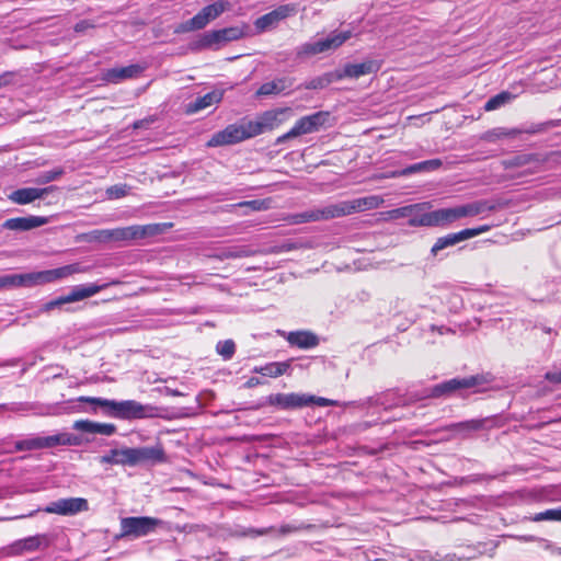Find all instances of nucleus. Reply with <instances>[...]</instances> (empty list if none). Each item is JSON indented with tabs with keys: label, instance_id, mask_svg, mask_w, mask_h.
<instances>
[{
	"label": "nucleus",
	"instance_id": "412c9836",
	"mask_svg": "<svg viewBox=\"0 0 561 561\" xmlns=\"http://www.w3.org/2000/svg\"><path fill=\"white\" fill-rule=\"evenodd\" d=\"M311 400L312 398H307V394L298 393H276L268 397L270 404L284 410L308 407Z\"/></svg>",
	"mask_w": 561,
	"mask_h": 561
},
{
	"label": "nucleus",
	"instance_id": "e433bc0d",
	"mask_svg": "<svg viewBox=\"0 0 561 561\" xmlns=\"http://www.w3.org/2000/svg\"><path fill=\"white\" fill-rule=\"evenodd\" d=\"M288 368V363H270L262 367H255L253 371L267 377H278L284 375Z\"/></svg>",
	"mask_w": 561,
	"mask_h": 561
},
{
	"label": "nucleus",
	"instance_id": "052dcab7",
	"mask_svg": "<svg viewBox=\"0 0 561 561\" xmlns=\"http://www.w3.org/2000/svg\"><path fill=\"white\" fill-rule=\"evenodd\" d=\"M259 383V380L256 378H251L248 382H247V386L248 387H253L255 385Z\"/></svg>",
	"mask_w": 561,
	"mask_h": 561
},
{
	"label": "nucleus",
	"instance_id": "bb28decb",
	"mask_svg": "<svg viewBox=\"0 0 561 561\" xmlns=\"http://www.w3.org/2000/svg\"><path fill=\"white\" fill-rule=\"evenodd\" d=\"M495 206L488 201H474L472 203L455 206L457 220L466 217H474L485 211H493Z\"/></svg>",
	"mask_w": 561,
	"mask_h": 561
},
{
	"label": "nucleus",
	"instance_id": "13d9d810",
	"mask_svg": "<svg viewBox=\"0 0 561 561\" xmlns=\"http://www.w3.org/2000/svg\"><path fill=\"white\" fill-rule=\"evenodd\" d=\"M13 77H14L13 72H4V73L0 75V89L11 84Z\"/></svg>",
	"mask_w": 561,
	"mask_h": 561
},
{
	"label": "nucleus",
	"instance_id": "8fccbe9b",
	"mask_svg": "<svg viewBox=\"0 0 561 561\" xmlns=\"http://www.w3.org/2000/svg\"><path fill=\"white\" fill-rule=\"evenodd\" d=\"M118 449H111L103 456L96 458L101 465H117Z\"/></svg>",
	"mask_w": 561,
	"mask_h": 561
},
{
	"label": "nucleus",
	"instance_id": "393cba45",
	"mask_svg": "<svg viewBox=\"0 0 561 561\" xmlns=\"http://www.w3.org/2000/svg\"><path fill=\"white\" fill-rule=\"evenodd\" d=\"M39 439V448H53L55 446H80L82 444V438L78 435L71 433H58L55 435L38 437Z\"/></svg>",
	"mask_w": 561,
	"mask_h": 561
},
{
	"label": "nucleus",
	"instance_id": "72a5a7b5",
	"mask_svg": "<svg viewBox=\"0 0 561 561\" xmlns=\"http://www.w3.org/2000/svg\"><path fill=\"white\" fill-rule=\"evenodd\" d=\"M257 253H259V251L253 250L247 245H233V247H228V248L224 249L220 252L219 257L220 259H241V257L254 256Z\"/></svg>",
	"mask_w": 561,
	"mask_h": 561
},
{
	"label": "nucleus",
	"instance_id": "f03ea898",
	"mask_svg": "<svg viewBox=\"0 0 561 561\" xmlns=\"http://www.w3.org/2000/svg\"><path fill=\"white\" fill-rule=\"evenodd\" d=\"M78 400L94 405L93 412L96 411V408H101L105 412L119 417H139L144 414V407L133 400L116 402L94 397H80Z\"/></svg>",
	"mask_w": 561,
	"mask_h": 561
},
{
	"label": "nucleus",
	"instance_id": "1a4fd4ad",
	"mask_svg": "<svg viewBox=\"0 0 561 561\" xmlns=\"http://www.w3.org/2000/svg\"><path fill=\"white\" fill-rule=\"evenodd\" d=\"M457 221L455 207L422 211L420 216L409 219L411 227H446Z\"/></svg>",
	"mask_w": 561,
	"mask_h": 561
},
{
	"label": "nucleus",
	"instance_id": "4468645a",
	"mask_svg": "<svg viewBox=\"0 0 561 561\" xmlns=\"http://www.w3.org/2000/svg\"><path fill=\"white\" fill-rule=\"evenodd\" d=\"M298 9L295 3H287L278 5L273 11L260 16L254 22L255 28L260 32H264L271 27L276 26L280 21L295 15Z\"/></svg>",
	"mask_w": 561,
	"mask_h": 561
},
{
	"label": "nucleus",
	"instance_id": "0eeeda50",
	"mask_svg": "<svg viewBox=\"0 0 561 561\" xmlns=\"http://www.w3.org/2000/svg\"><path fill=\"white\" fill-rule=\"evenodd\" d=\"M253 138L250 122L230 124L225 129L214 134L208 140V147H219L238 144L245 139Z\"/></svg>",
	"mask_w": 561,
	"mask_h": 561
},
{
	"label": "nucleus",
	"instance_id": "f704fd0d",
	"mask_svg": "<svg viewBox=\"0 0 561 561\" xmlns=\"http://www.w3.org/2000/svg\"><path fill=\"white\" fill-rule=\"evenodd\" d=\"M125 230H128V234L126 236V241L141 239L147 236H153L158 233L159 226L158 225H147V226H128L124 227Z\"/></svg>",
	"mask_w": 561,
	"mask_h": 561
},
{
	"label": "nucleus",
	"instance_id": "49530a36",
	"mask_svg": "<svg viewBox=\"0 0 561 561\" xmlns=\"http://www.w3.org/2000/svg\"><path fill=\"white\" fill-rule=\"evenodd\" d=\"M301 248H304L302 243H298V242H284V243L279 244V245L273 247L270 250V252L274 253V254H278V253L289 252V251H294V250L301 249Z\"/></svg>",
	"mask_w": 561,
	"mask_h": 561
},
{
	"label": "nucleus",
	"instance_id": "423d86ee",
	"mask_svg": "<svg viewBox=\"0 0 561 561\" xmlns=\"http://www.w3.org/2000/svg\"><path fill=\"white\" fill-rule=\"evenodd\" d=\"M163 522L149 516L124 517L121 519V537L140 538L156 531Z\"/></svg>",
	"mask_w": 561,
	"mask_h": 561
},
{
	"label": "nucleus",
	"instance_id": "5fc2aeb1",
	"mask_svg": "<svg viewBox=\"0 0 561 561\" xmlns=\"http://www.w3.org/2000/svg\"><path fill=\"white\" fill-rule=\"evenodd\" d=\"M308 526H306L307 528ZM305 526H297V525H283L280 526L279 528V533L282 535H287V534H290V533H296V531H299L301 529H304Z\"/></svg>",
	"mask_w": 561,
	"mask_h": 561
},
{
	"label": "nucleus",
	"instance_id": "20e7f679",
	"mask_svg": "<svg viewBox=\"0 0 561 561\" xmlns=\"http://www.w3.org/2000/svg\"><path fill=\"white\" fill-rule=\"evenodd\" d=\"M351 32L332 33L327 38L316 42L304 43L296 48V56L299 59H307L319 54L335 50L342 46L350 37Z\"/></svg>",
	"mask_w": 561,
	"mask_h": 561
},
{
	"label": "nucleus",
	"instance_id": "bf43d9fd",
	"mask_svg": "<svg viewBox=\"0 0 561 561\" xmlns=\"http://www.w3.org/2000/svg\"><path fill=\"white\" fill-rule=\"evenodd\" d=\"M154 121H156V118L153 116H150V117H147V118H144V119L136 121L134 123L133 127L135 129L145 128L149 124L153 123Z\"/></svg>",
	"mask_w": 561,
	"mask_h": 561
},
{
	"label": "nucleus",
	"instance_id": "37998d69",
	"mask_svg": "<svg viewBox=\"0 0 561 561\" xmlns=\"http://www.w3.org/2000/svg\"><path fill=\"white\" fill-rule=\"evenodd\" d=\"M65 173L62 168H57L54 170L42 172L36 182L39 184H46L53 181L58 180Z\"/></svg>",
	"mask_w": 561,
	"mask_h": 561
},
{
	"label": "nucleus",
	"instance_id": "58836bf2",
	"mask_svg": "<svg viewBox=\"0 0 561 561\" xmlns=\"http://www.w3.org/2000/svg\"><path fill=\"white\" fill-rule=\"evenodd\" d=\"M533 522H542V520H551V522H561V506L556 508H550L545 512H540L530 517Z\"/></svg>",
	"mask_w": 561,
	"mask_h": 561
},
{
	"label": "nucleus",
	"instance_id": "b1692460",
	"mask_svg": "<svg viewBox=\"0 0 561 561\" xmlns=\"http://www.w3.org/2000/svg\"><path fill=\"white\" fill-rule=\"evenodd\" d=\"M55 186H48L44 188L36 187H24L13 191L9 195V199L19 205H26L34 202L37 198L44 197L46 194L55 190Z\"/></svg>",
	"mask_w": 561,
	"mask_h": 561
},
{
	"label": "nucleus",
	"instance_id": "5701e85b",
	"mask_svg": "<svg viewBox=\"0 0 561 561\" xmlns=\"http://www.w3.org/2000/svg\"><path fill=\"white\" fill-rule=\"evenodd\" d=\"M48 222L47 217L41 216H28V217H15L7 219L2 224L3 229L12 231H28L38 227H42Z\"/></svg>",
	"mask_w": 561,
	"mask_h": 561
},
{
	"label": "nucleus",
	"instance_id": "7c9ffc66",
	"mask_svg": "<svg viewBox=\"0 0 561 561\" xmlns=\"http://www.w3.org/2000/svg\"><path fill=\"white\" fill-rule=\"evenodd\" d=\"M293 85V81L289 78H277L273 81L263 83L256 91L257 96H267L273 94H279L286 89Z\"/></svg>",
	"mask_w": 561,
	"mask_h": 561
},
{
	"label": "nucleus",
	"instance_id": "6ab92c4d",
	"mask_svg": "<svg viewBox=\"0 0 561 561\" xmlns=\"http://www.w3.org/2000/svg\"><path fill=\"white\" fill-rule=\"evenodd\" d=\"M49 543L50 541L48 536L43 534L16 540L9 547V549L12 554H23L25 552H34L45 549Z\"/></svg>",
	"mask_w": 561,
	"mask_h": 561
},
{
	"label": "nucleus",
	"instance_id": "9d476101",
	"mask_svg": "<svg viewBox=\"0 0 561 561\" xmlns=\"http://www.w3.org/2000/svg\"><path fill=\"white\" fill-rule=\"evenodd\" d=\"M383 198L378 195H370L355 198L352 201H343L333 204L335 218L347 216L354 213L376 209L383 204Z\"/></svg>",
	"mask_w": 561,
	"mask_h": 561
},
{
	"label": "nucleus",
	"instance_id": "39448f33",
	"mask_svg": "<svg viewBox=\"0 0 561 561\" xmlns=\"http://www.w3.org/2000/svg\"><path fill=\"white\" fill-rule=\"evenodd\" d=\"M247 26H230L204 33L194 44L195 49L219 48L221 45L238 41L245 35Z\"/></svg>",
	"mask_w": 561,
	"mask_h": 561
},
{
	"label": "nucleus",
	"instance_id": "4c0bfd02",
	"mask_svg": "<svg viewBox=\"0 0 561 561\" xmlns=\"http://www.w3.org/2000/svg\"><path fill=\"white\" fill-rule=\"evenodd\" d=\"M514 95L507 91H503L486 101L484 110L491 112L500 108L513 100Z\"/></svg>",
	"mask_w": 561,
	"mask_h": 561
},
{
	"label": "nucleus",
	"instance_id": "f257e3e1",
	"mask_svg": "<svg viewBox=\"0 0 561 561\" xmlns=\"http://www.w3.org/2000/svg\"><path fill=\"white\" fill-rule=\"evenodd\" d=\"M89 266H82L79 263L65 265L54 270L32 272L26 274H7L0 276V289H12L18 287H33L53 283L55 280L68 277L72 274L87 273Z\"/></svg>",
	"mask_w": 561,
	"mask_h": 561
},
{
	"label": "nucleus",
	"instance_id": "e2e57ef3",
	"mask_svg": "<svg viewBox=\"0 0 561 561\" xmlns=\"http://www.w3.org/2000/svg\"><path fill=\"white\" fill-rule=\"evenodd\" d=\"M539 130H541V128H534V129H531V130H527V133H537V131H539Z\"/></svg>",
	"mask_w": 561,
	"mask_h": 561
},
{
	"label": "nucleus",
	"instance_id": "c9c22d12",
	"mask_svg": "<svg viewBox=\"0 0 561 561\" xmlns=\"http://www.w3.org/2000/svg\"><path fill=\"white\" fill-rule=\"evenodd\" d=\"M340 80H341V75H339L336 72V70H334V71L325 72L320 77L311 79L309 82L306 83V88L313 89V90L323 89V88L328 87L329 84L340 81Z\"/></svg>",
	"mask_w": 561,
	"mask_h": 561
},
{
	"label": "nucleus",
	"instance_id": "473e14b6",
	"mask_svg": "<svg viewBox=\"0 0 561 561\" xmlns=\"http://www.w3.org/2000/svg\"><path fill=\"white\" fill-rule=\"evenodd\" d=\"M519 134L522 130L517 128L495 127L483 133L480 138L484 141L496 142L503 138H514Z\"/></svg>",
	"mask_w": 561,
	"mask_h": 561
},
{
	"label": "nucleus",
	"instance_id": "ddd939ff",
	"mask_svg": "<svg viewBox=\"0 0 561 561\" xmlns=\"http://www.w3.org/2000/svg\"><path fill=\"white\" fill-rule=\"evenodd\" d=\"M490 230V226L484 225L477 228H467L461 231L449 233L444 237H440L436 240L434 245L431 249V253L433 255H437L439 251L447 249L449 247H454L457 243L477 237L481 233H484Z\"/></svg>",
	"mask_w": 561,
	"mask_h": 561
},
{
	"label": "nucleus",
	"instance_id": "603ef678",
	"mask_svg": "<svg viewBox=\"0 0 561 561\" xmlns=\"http://www.w3.org/2000/svg\"><path fill=\"white\" fill-rule=\"evenodd\" d=\"M530 156H527V154H523V156H517V157H514L513 159H511L510 161L506 162V165L507 167H522V165H525L526 163H528L530 161Z\"/></svg>",
	"mask_w": 561,
	"mask_h": 561
},
{
	"label": "nucleus",
	"instance_id": "c03bdc74",
	"mask_svg": "<svg viewBox=\"0 0 561 561\" xmlns=\"http://www.w3.org/2000/svg\"><path fill=\"white\" fill-rule=\"evenodd\" d=\"M39 439L38 437L28 438L24 440H20L15 443V449L16 450H34V449H41L39 448Z\"/></svg>",
	"mask_w": 561,
	"mask_h": 561
},
{
	"label": "nucleus",
	"instance_id": "de8ad7c7",
	"mask_svg": "<svg viewBox=\"0 0 561 561\" xmlns=\"http://www.w3.org/2000/svg\"><path fill=\"white\" fill-rule=\"evenodd\" d=\"M72 427L77 431L95 434V422L89 420H78L73 423Z\"/></svg>",
	"mask_w": 561,
	"mask_h": 561
},
{
	"label": "nucleus",
	"instance_id": "f8f14e48",
	"mask_svg": "<svg viewBox=\"0 0 561 561\" xmlns=\"http://www.w3.org/2000/svg\"><path fill=\"white\" fill-rule=\"evenodd\" d=\"M162 450L154 447L118 449L117 465L136 466L147 460H161Z\"/></svg>",
	"mask_w": 561,
	"mask_h": 561
},
{
	"label": "nucleus",
	"instance_id": "c85d7f7f",
	"mask_svg": "<svg viewBox=\"0 0 561 561\" xmlns=\"http://www.w3.org/2000/svg\"><path fill=\"white\" fill-rule=\"evenodd\" d=\"M286 340L290 345L299 348H312L319 344L318 336L309 331L289 332Z\"/></svg>",
	"mask_w": 561,
	"mask_h": 561
},
{
	"label": "nucleus",
	"instance_id": "ea45409f",
	"mask_svg": "<svg viewBox=\"0 0 561 561\" xmlns=\"http://www.w3.org/2000/svg\"><path fill=\"white\" fill-rule=\"evenodd\" d=\"M483 426L482 420H469L460 423H455L449 426L450 430L457 432H474L481 430Z\"/></svg>",
	"mask_w": 561,
	"mask_h": 561
},
{
	"label": "nucleus",
	"instance_id": "dca6fc26",
	"mask_svg": "<svg viewBox=\"0 0 561 561\" xmlns=\"http://www.w3.org/2000/svg\"><path fill=\"white\" fill-rule=\"evenodd\" d=\"M88 510V502L81 497L60 499L51 502L45 512L59 515H73Z\"/></svg>",
	"mask_w": 561,
	"mask_h": 561
},
{
	"label": "nucleus",
	"instance_id": "a19ab883",
	"mask_svg": "<svg viewBox=\"0 0 561 561\" xmlns=\"http://www.w3.org/2000/svg\"><path fill=\"white\" fill-rule=\"evenodd\" d=\"M216 351L224 359H230L236 352V344L232 340L220 341L216 345Z\"/></svg>",
	"mask_w": 561,
	"mask_h": 561
},
{
	"label": "nucleus",
	"instance_id": "f3484780",
	"mask_svg": "<svg viewBox=\"0 0 561 561\" xmlns=\"http://www.w3.org/2000/svg\"><path fill=\"white\" fill-rule=\"evenodd\" d=\"M126 236L128 234V230H125L124 227L122 228H115V229H96L89 231L87 233H83L80 236L81 240L85 242H100V243H107V242H118V241H126Z\"/></svg>",
	"mask_w": 561,
	"mask_h": 561
},
{
	"label": "nucleus",
	"instance_id": "680f3d73",
	"mask_svg": "<svg viewBox=\"0 0 561 561\" xmlns=\"http://www.w3.org/2000/svg\"><path fill=\"white\" fill-rule=\"evenodd\" d=\"M170 393L172 396H182V393L180 391H178V390H170Z\"/></svg>",
	"mask_w": 561,
	"mask_h": 561
},
{
	"label": "nucleus",
	"instance_id": "09e8293b",
	"mask_svg": "<svg viewBox=\"0 0 561 561\" xmlns=\"http://www.w3.org/2000/svg\"><path fill=\"white\" fill-rule=\"evenodd\" d=\"M239 207H249L254 211L265 210L268 207L266 201L253 199L248 202H241L238 204Z\"/></svg>",
	"mask_w": 561,
	"mask_h": 561
},
{
	"label": "nucleus",
	"instance_id": "aec40b11",
	"mask_svg": "<svg viewBox=\"0 0 561 561\" xmlns=\"http://www.w3.org/2000/svg\"><path fill=\"white\" fill-rule=\"evenodd\" d=\"M335 218V214L333 210V204L309 209L302 213L291 215L288 220L290 224L298 225L310 221H320V220H329Z\"/></svg>",
	"mask_w": 561,
	"mask_h": 561
},
{
	"label": "nucleus",
	"instance_id": "79ce46f5",
	"mask_svg": "<svg viewBox=\"0 0 561 561\" xmlns=\"http://www.w3.org/2000/svg\"><path fill=\"white\" fill-rule=\"evenodd\" d=\"M130 186L127 184H115L106 188V195L111 199H118L128 195Z\"/></svg>",
	"mask_w": 561,
	"mask_h": 561
},
{
	"label": "nucleus",
	"instance_id": "2f4dec72",
	"mask_svg": "<svg viewBox=\"0 0 561 561\" xmlns=\"http://www.w3.org/2000/svg\"><path fill=\"white\" fill-rule=\"evenodd\" d=\"M430 207H431V204L428 202H424V203L408 205V206L392 209V210L388 211V215L392 219L405 218V217H410V219H411L414 216H420V214H422V211L428 209Z\"/></svg>",
	"mask_w": 561,
	"mask_h": 561
},
{
	"label": "nucleus",
	"instance_id": "9b49d317",
	"mask_svg": "<svg viewBox=\"0 0 561 561\" xmlns=\"http://www.w3.org/2000/svg\"><path fill=\"white\" fill-rule=\"evenodd\" d=\"M289 113L288 107L274 108L265 111L255 121H249L253 137L277 128L286 121V115Z\"/></svg>",
	"mask_w": 561,
	"mask_h": 561
},
{
	"label": "nucleus",
	"instance_id": "a878e982",
	"mask_svg": "<svg viewBox=\"0 0 561 561\" xmlns=\"http://www.w3.org/2000/svg\"><path fill=\"white\" fill-rule=\"evenodd\" d=\"M144 70L140 65H129L121 68H112L105 71L103 79L110 83H118L125 79L138 77Z\"/></svg>",
	"mask_w": 561,
	"mask_h": 561
},
{
	"label": "nucleus",
	"instance_id": "4d7b16f0",
	"mask_svg": "<svg viewBox=\"0 0 561 561\" xmlns=\"http://www.w3.org/2000/svg\"><path fill=\"white\" fill-rule=\"evenodd\" d=\"M92 27H93V24H92L90 21H88V20H82V21L78 22V23L75 25L73 30H75L77 33H82V32H84V31H87V30H89V28H92Z\"/></svg>",
	"mask_w": 561,
	"mask_h": 561
},
{
	"label": "nucleus",
	"instance_id": "4be33fe9",
	"mask_svg": "<svg viewBox=\"0 0 561 561\" xmlns=\"http://www.w3.org/2000/svg\"><path fill=\"white\" fill-rule=\"evenodd\" d=\"M231 4L227 0H218L211 4L204 7L197 14L194 15L201 30H203L209 22L216 20L224 12L230 10Z\"/></svg>",
	"mask_w": 561,
	"mask_h": 561
},
{
	"label": "nucleus",
	"instance_id": "a211bd4d",
	"mask_svg": "<svg viewBox=\"0 0 561 561\" xmlns=\"http://www.w3.org/2000/svg\"><path fill=\"white\" fill-rule=\"evenodd\" d=\"M381 68V62L375 59H368L360 64H347L342 70H336L344 78L358 79L359 77L376 73Z\"/></svg>",
	"mask_w": 561,
	"mask_h": 561
},
{
	"label": "nucleus",
	"instance_id": "6e6d98bb",
	"mask_svg": "<svg viewBox=\"0 0 561 561\" xmlns=\"http://www.w3.org/2000/svg\"><path fill=\"white\" fill-rule=\"evenodd\" d=\"M545 379L552 383H561V369L558 371L546 373Z\"/></svg>",
	"mask_w": 561,
	"mask_h": 561
},
{
	"label": "nucleus",
	"instance_id": "6e6552de",
	"mask_svg": "<svg viewBox=\"0 0 561 561\" xmlns=\"http://www.w3.org/2000/svg\"><path fill=\"white\" fill-rule=\"evenodd\" d=\"M122 284L118 279H113L110 283L103 284V285H95V284H89V285H81L75 287L68 295L58 297L57 299H54L49 302H47L44 307L46 311H49L56 307H59L65 304H70L79 300H83L85 298H90L94 296L95 294L100 293L101 290L107 288L108 286H115Z\"/></svg>",
	"mask_w": 561,
	"mask_h": 561
},
{
	"label": "nucleus",
	"instance_id": "3c124183",
	"mask_svg": "<svg viewBox=\"0 0 561 561\" xmlns=\"http://www.w3.org/2000/svg\"><path fill=\"white\" fill-rule=\"evenodd\" d=\"M116 432V426L111 423H96L95 422V434L111 436Z\"/></svg>",
	"mask_w": 561,
	"mask_h": 561
},
{
	"label": "nucleus",
	"instance_id": "a18cd8bd",
	"mask_svg": "<svg viewBox=\"0 0 561 561\" xmlns=\"http://www.w3.org/2000/svg\"><path fill=\"white\" fill-rule=\"evenodd\" d=\"M201 30L194 16L183 23H180L175 28V34L188 33Z\"/></svg>",
	"mask_w": 561,
	"mask_h": 561
},
{
	"label": "nucleus",
	"instance_id": "2eb2a0df",
	"mask_svg": "<svg viewBox=\"0 0 561 561\" xmlns=\"http://www.w3.org/2000/svg\"><path fill=\"white\" fill-rule=\"evenodd\" d=\"M486 382L483 376H470L466 378H454L443 383L436 385L432 390L433 397H440L462 388H473Z\"/></svg>",
	"mask_w": 561,
	"mask_h": 561
},
{
	"label": "nucleus",
	"instance_id": "864d4df0",
	"mask_svg": "<svg viewBox=\"0 0 561 561\" xmlns=\"http://www.w3.org/2000/svg\"><path fill=\"white\" fill-rule=\"evenodd\" d=\"M307 398H312L310 405L317 404L319 407H331L334 404L332 400L322 397L307 396Z\"/></svg>",
	"mask_w": 561,
	"mask_h": 561
},
{
	"label": "nucleus",
	"instance_id": "c756f323",
	"mask_svg": "<svg viewBox=\"0 0 561 561\" xmlns=\"http://www.w3.org/2000/svg\"><path fill=\"white\" fill-rule=\"evenodd\" d=\"M440 167H442V161L439 159H432V160H426V161L411 164L401 171H394L391 173L390 176L391 178L407 176V175H410L413 173H419V172H431V171L437 170Z\"/></svg>",
	"mask_w": 561,
	"mask_h": 561
},
{
	"label": "nucleus",
	"instance_id": "7ed1b4c3",
	"mask_svg": "<svg viewBox=\"0 0 561 561\" xmlns=\"http://www.w3.org/2000/svg\"><path fill=\"white\" fill-rule=\"evenodd\" d=\"M330 117V113L325 111H319L313 114L302 116L296 122L289 131L276 138L275 145H282L287 140L302 135L317 133L329 125Z\"/></svg>",
	"mask_w": 561,
	"mask_h": 561
},
{
	"label": "nucleus",
	"instance_id": "cd10ccee",
	"mask_svg": "<svg viewBox=\"0 0 561 561\" xmlns=\"http://www.w3.org/2000/svg\"><path fill=\"white\" fill-rule=\"evenodd\" d=\"M224 92L220 90H215L209 93H206L203 96L197 98L195 101L191 102L186 106L187 114H194L202 110H205L213 104H217L222 100Z\"/></svg>",
	"mask_w": 561,
	"mask_h": 561
}]
</instances>
